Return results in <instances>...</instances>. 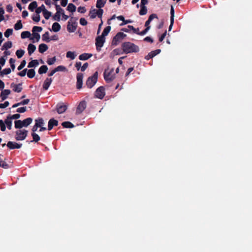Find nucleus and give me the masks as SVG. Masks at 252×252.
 Here are the masks:
<instances>
[{
    "mask_svg": "<svg viewBox=\"0 0 252 252\" xmlns=\"http://www.w3.org/2000/svg\"><path fill=\"white\" fill-rule=\"evenodd\" d=\"M126 35L123 32H119L117 33V34L113 37L112 40V44L114 45H117L118 42H119L121 39L124 38Z\"/></svg>",
    "mask_w": 252,
    "mask_h": 252,
    "instance_id": "obj_10",
    "label": "nucleus"
},
{
    "mask_svg": "<svg viewBox=\"0 0 252 252\" xmlns=\"http://www.w3.org/2000/svg\"><path fill=\"white\" fill-rule=\"evenodd\" d=\"M11 93V91L8 89L2 90L0 94V98L1 99V101H3L5 100L8 95H9Z\"/></svg>",
    "mask_w": 252,
    "mask_h": 252,
    "instance_id": "obj_17",
    "label": "nucleus"
},
{
    "mask_svg": "<svg viewBox=\"0 0 252 252\" xmlns=\"http://www.w3.org/2000/svg\"><path fill=\"white\" fill-rule=\"evenodd\" d=\"M48 49V46L44 43L40 44L38 47V51L40 53H43L46 51Z\"/></svg>",
    "mask_w": 252,
    "mask_h": 252,
    "instance_id": "obj_26",
    "label": "nucleus"
},
{
    "mask_svg": "<svg viewBox=\"0 0 252 252\" xmlns=\"http://www.w3.org/2000/svg\"><path fill=\"white\" fill-rule=\"evenodd\" d=\"M15 124V127L17 129H21L23 127H24V126L22 124L21 120H16L14 122Z\"/></svg>",
    "mask_w": 252,
    "mask_h": 252,
    "instance_id": "obj_36",
    "label": "nucleus"
},
{
    "mask_svg": "<svg viewBox=\"0 0 252 252\" xmlns=\"http://www.w3.org/2000/svg\"><path fill=\"white\" fill-rule=\"evenodd\" d=\"M31 34L29 31H24L21 33V38L24 39L26 38H29L31 36Z\"/></svg>",
    "mask_w": 252,
    "mask_h": 252,
    "instance_id": "obj_44",
    "label": "nucleus"
},
{
    "mask_svg": "<svg viewBox=\"0 0 252 252\" xmlns=\"http://www.w3.org/2000/svg\"><path fill=\"white\" fill-rule=\"evenodd\" d=\"M83 76V74L82 73H78L77 74L76 88L78 90L82 88Z\"/></svg>",
    "mask_w": 252,
    "mask_h": 252,
    "instance_id": "obj_12",
    "label": "nucleus"
},
{
    "mask_svg": "<svg viewBox=\"0 0 252 252\" xmlns=\"http://www.w3.org/2000/svg\"><path fill=\"white\" fill-rule=\"evenodd\" d=\"M95 96L99 99H102L105 95V89L104 87H98L95 92Z\"/></svg>",
    "mask_w": 252,
    "mask_h": 252,
    "instance_id": "obj_9",
    "label": "nucleus"
},
{
    "mask_svg": "<svg viewBox=\"0 0 252 252\" xmlns=\"http://www.w3.org/2000/svg\"><path fill=\"white\" fill-rule=\"evenodd\" d=\"M46 10L45 7L43 4H42L40 7H37L35 10L36 14H39L42 11L43 13V10Z\"/></svg>",
    "mask_w": 252,
    "mask_h": 252,
    "instance_id": "obj_46",
    "label": "nucleus"
},
{
    "mask_svg": "<svg viewBox=\"0 0 252 252\" xmlns=\"http://www.w3.org/2000/svg\"><path fill=\"white\" fill-rule=\"evenodd\" d=\"M58 121L54 118L51 119L49 122L48 124V130H51L53 127L55 126H57L58 125Z\"/></svg>",
    "mask_w": 252,
    "mask_h": 252,
    "instance_id": "obj_19",
    "label": "nucleus"
},
{
    "mask_svg": "<svg viewBox=\"0 0 252 252\" xmlns=\"http://www.w3.org/2000/svg\"><path fill=\"white\" fill-rule=\"evenodd\" d=\"M37 4L36 1H34L31 2L29 5V9L31 11H33L34 9L37 8Z\"/></svg>",
    "mask_w": 252,
    "mask_h": 252,
    "instance_id": "obj_35",
    "label": "nucleus"
},
{
    "mask_svg": "<svg viewBox=\"0 0 252 252\" xmlns=\"http://www.w3.org/2000/svg\"><path fill=\"white\" fill-rule=\"evenodd\" d=\"M154 18H157V19L158 18V16L156 14H152L151 15H150L149 16L148 19L146 21V22L145 23V26L146 27V28H147V27H150V28H151V27L149 26V25H150V23L151 22V21Z\"/></svg>",
    "mask_w": 252,
    "mask_h": 252,
    "instance_id": "obj_21",
    "label": "nucleus"
},
{
    "mask_svg": "<svg viewBox=\"0 0 252 252\" xmlns=\"http://www.w3.org/2000/svg\"><path fill=\"white\" fill-rule=\"evenodd\" d=\"M32 36H33V38L36 39L37 41H38L40 38V34L37 32H33Z\"/></svg>",
    "mask_w": 252,
    "mask_h": 252,
    "instance_id": "obj_57",
    "label": "nucleus"
},
{
    "mask_svg": "<svg viewBox=\"0 0 252 252\" xmlns=\"http://www.w3.org/2000/svg\"><path fill=\"white\" fill-rule=\"evenodd\" d=\"M122 48L126 54L137 53L139 51V47L130 42H125L122 44Z\"/></svg>",
    "mask_w": 252,
    "mask_h": 252,
    "instance_id": "obj_1",
    "label": "nucleus"
},
{
    "mask_svg": "<svg viewBox=\"0 0 252 252\" xmlns=\"http://www.w3.org/2000/svg\"><path fill=\"white\" fill-rule=\"evenodd\" d=\"M22 86V83L18 84H15L14 83L11 84V87L13 88V91L17 93H20L22 91L23 89Z\"/></svg>",
    "mask_w": 252,
    "mask_h": 252,
    "instance_id": "obj_18",
    "label": "nucleus"
},
{
    "mask_svg": "<svg viewBox=\"0 0 252 252\" xmlns=\"http://www.w3.org/2000/svg\"><path fill=\"white\" fill-rule=\"evenodd\" d=\"M42 30V28L41 27L34 26L32 28V32H40Z\"/></svg>",
    "mask_w": 252,
    "mask_h": 252,
    "instance_id": "obj_53",
    "label": "nucleus"
},
{
    "mask_svg": "<svg viewBox=\"0 0 252 252\" xmlns=\"http://www.w3.org/2000/svg\"><path fill=\"white\" fill-rule=\"evenodd\" d=\"M140 10L139 11V14L140 15H146L147 13V8L146 6H140Z\"/></svg>",
    "mask_w": 252,
    "mask_h": 252,
    "instance_id": "obj_41",
    "label": "nucleus"
},
{
    "mask_svg": "<svg viewBox=\"0 0 252 252\" xmlns=\"http://www.w3.org/2000/svg\"><path fill=\"white\" fill-rule=\"evenodd\" d=\"M27 76L29 78H32L35 75V72L34 69H30L27 70Z\"/></svg>",
    "mask_w": 252,
    "mask_h": 252,
    "instance_id": "obj_31",
    "label": "nucleus"
},
{
    "mask_svg": "<svg viewBox=\"0 0 252 252\" xmlns=\"http://www.w3.org/2000/svg\"><path fill=\"white\" fill-rule=\"evenodd\" d=\"M7 117L5 119L4 121L2 120H0V128L2 131H4L6 130V126L9 130L12 129V121L11 119Z\"/></svg>",
    "mask_w": 252,
    "mask_h": 252,
    "instance_id": "obj_3",
    "label": "nucleus"
},
{
    "mask_svg": "<svg viewBox=\"0 0 252 252\" xmlns=\"http://www.w3.org/2000/svg\"><path fill=\"white\" fill-rule=\"evenodd\" d=\"M36 46L32 44H29L28 47V51L29 55H31L35 50Z\"/></svg>",
    "mask_w": 252,
    "mask_h": 252,
    "instance_id": "obj_27",
    "label": "nucleus"
},
{
    "mask_svg": "<svg viewBox=\"0 0 252 252\" xmlns=\"http://www.w3.org/2000/svg\"><path fill=\"white\" fill-rule=\"evenodd\" d=\"M86 102L85 100L81 101L77 108L76 113L78 114H81L86 109Z\"/></svg>",
    "mask_w": 252,
    "mask_h": 252,
    "instance_id": "obj_13",
    "label": "nucleus"
},
{
    "mask_svg": "<svg viewBox=\"0 0 252 252\" xmlns=\"http://www.w3.org/2000/svg\"><path fill=\"white\" fill-rule=\"evenodd\" d=\"M32 137L33 140L31 142H37L40 139V136L35 132L32 133Z\"/></svg>",
    "mask_w": 252,
    "mask_h": 252,
    "instance_id": "obj_40",
    "label": "nucleus"
},
{
    "mask_svg": "<svg viewBox=\"0 0 252 252\" xmlns=\"http://www.w3.org/2000/svg\"><path fill=\"white\" fill-rule=\"evenodd\" d=\"M56 71H64L66 70V67L63 65H59L55 68Z\"/></svg>",
    "mask_w": 252,
    "mask_h": 252,
    "instance_id": "obj_52",
    "label": "nucleus"
},
{
    "mask_svg": "<svg viewBox=\"0 0 252 252\" xmlns=\"http://www.w3.org/2000/svg\"><path fill=\"white\" fill-rule=\"evenodd\" d=\"M52 79L51 78H47L44 82L43 85V88L45 90H47L52 83Z\"/></svg>",
    "mask_w": 252,
    "mask_h": 252,
    "instance_id": "obj_22",
    "label": "nucleus"
},
{
    "mask_svg": "<svg viewBox=\"0 0 252 252\" xmlns=\"http://www.w3.org/2000/svg\"><path fill=\"white\" fill-rule=\"evenodd\" d=\"M6 146L9 149L13 150V149H15L21 148L22 146V144H18L15 142L9 141L6 144Z\"/></svg>",
    "mask_w": 252,
    "mask_h": 252,
    "instance_id": "obj_14",
    "label": "nucleus"
},
{
    "mask_svg": "<svg viewBox=\"0 0 252 252\" xmlns=\"http://www.w3.org/2000/svg\"><path fill=\"white\" fill-rule=\"evenodd\" d=\"M76 7L73 3H69L67 7V10L71 12H73L76 11Z\"/></svg>",
    "mask_w": 252,
    "mask_h": 252,
    "instance_id": "obj_37",
    "label": "nucleus"
},
{
    "mask_svg": "<svg viewBox=\"0 0 252 252\" xmlns=\"http://www.w3.org/2000/svg\"><path fill=\"white\" fill-rule=\"evenodd\" d=\"M35 121V124L37 125L39 127L43 126V125L44 124V120L41 118H38V119H36Z\"/></svg>",
    "mask_w": 252,
    "mask_h": 252,
    "instance_id": "obj_38",
    "label": "nucleus"
},
{
    "mask_svg": "<svg viewBox=\"0 0 252 252\" xmlns=\"http://www.w3.org/2000/svg\"><path fill=\"white\" fill-rule=\"evenodd\" d=\"M92 56V54L83 53V54H81L79 56V59L80 60L85 61V60H87L89 59V58H90Z\"/></svg>",
    "mask_w": 252,
    "mask_h": 252,
    "instance_id": "obj_23",
    "label": "nucleus"
},
{
    "mask_svg": "<svg viewBox=\"0 0 252 252\" xmlns=\"http://www.w3.org/2000/svg\"><path fill=\"white\" fill-rule=\"evenodd\" d=\"M113 71V69H112L109 72H108L107 70H105L104 72V78L107 83L112 82L115 79L114 75L112 74Z\"/></svg>",
    "mask_w": 252,
    "mask_h": 252,
    "instance_id": "obj_8",
    "label": "nucleus"
},
{
    "mask_svg": "<svg viewBox=\"0 0 252 252\" xmlns=\"http://www.w3.org/2000/svg\"><path fill=\"white\" fill-rule=\"evenodd\" d=\"M7 117L9 118V119L12 120L19 119L20 117V115L18 113H17L12 115H8Z\"/></svg>",
    "mask_w": 252,
    "mask_h": 252,
    "instance_id": "obj_48",
    "label": "nucleus"
},
{
    "mask_svg": "<svg viewBox=\"0 0 252 252\" xmlns=\"http://www.w3.org/2000/svg\"><path fill=\"white\" fill-rule=\"evenodd\" d=\"M5 158H3V156L0 154V167L4 169H8L9 168V165L5 161Z\"/></svg>",
    "mask_w": 252,
    "mask_h": 252,
    "instance_id": "obj_20",
    "label": "nucleus"
},
{
    "mask_svg": "<svg viewBox=\"0 0 252 252\" xmlns=\"http://www.w3.org/2000/svg\"><path fill=\"white\" fill-rule=\"evenodd\" d=\"M25 54V51L22 49L17 50L16 52V55L17 58L20 59L22 58Z\"/></svg>",
    "mask_w": 252,
    "mask_h": 252,
    "instance_id": "obj_43",
    "label": "nucleus"
},
{
    "mask_svg": "<svg viewBox=\"0 0 252 252\" xmlns=\"http://www.w3.org/2000/svg\"><path fill=\"white\" fill-rule=\"evenodd\" d=\"M32 122V118H28L22 121V124L24 127H27L29 126Z\"/></svg>",
    "mask_w": 252,
    "mask_h": 252,
    "instance_id": "obj_28",
    "label": "nucleus"
},
{
    "mask_svg": "<svg viewBox=\"0 0 252 252\" xmlns=\"http://www.w3.org/2000/svg\"><path fill=\"white\" fill-rule=\"evenodd\" d=\"M97 78L98 72L96 71L92 76L88 78L85 84L86 86L90 89L93 88L96 84L97 81Z\"/></svg>",
    "mask_w": 252,
    "mask_h": 252,
    "instance_id": "obj_2",
    "label": "nucleus"
},
{
    "mask_svg": "<svg viewBox=\"0 0 252 252\" xmlns=\"http://www.w3.org/2000/svg\"><path fill=\"white\" fill-rule=\"evenodd\" d=\"M170 20H173L174 21V9L173 6H171V9H170Z\"/></svg>",
    "mask_w": 252,
    "mask_h": 252,
    "instance_id": "obj_59",
    "label": "nucleus"
},
{
    "mask_svg": "<svg viewBox=\"0 0 252 252\" xmlns=\"http://www.w3.org/2000/svg\"><path fill=\"white\" fill-rule=\"evenodd\" d=\"M13 33V29H8L6 30L5 32L4 33V35L6 37H8L10 35H11Z\"/></svg>",
    "mask_w": 252,
    "mask_h": 252,
    "instance_id": "obj_51",
    "label": "nucleus"
},
{
    "mask_svg": "<svg viewBox=\"0 0 252 252\" xmlns=\"http://www.w3.org/2000/svg\"><path fill=\"white\" fill-rule=\"evenodd\" d=\"M56 57H54L53 58L48 59V60L47 61V63L49 65H52L56 62Z\"/></svg>",
    "mask_w": 252,
    "mask_h": 252,
    "instance_id": "obj_49",
    "label": "nucleus"
},
{
    "mask_svg": "<svg viewBox=\"0 0 252 252\" xmlns=\"http://www.w3.org/2000/svg\"><path fill=\"white\" fill-rule=\"evenodd\" d=\"M77 27V23L74 21H68L67 25V30L69 32H73L75 31Z\"/></svg>",
    "mask_w": 252,
    "mask_h": 252,
    "instance_id": "obj_11",
    "label": "nucleus"
},
{
    "mask_svg": "<svg viewBox=\"0 0 252 252\" xmlns=\"http://www.w3.org/2000/svg\"><path fill=\"white\" fill-rule=\"evenodd\" d=\"M27 110L26 107H22L18 108L16 110V112L18 113H24Z\"/></svg>",
    "mask_w": 252,
    "mask_h": 252,
    "instance_id": "obj_58",
    "label": "nucleus"
},
{
    "mask_svg": "<svg viewBox=\"0 0 252 252\" xmlns=\"http://www.w3.org/2000/svg\"><path fill=\"white\" fill-rule=\"evenodd\" d=\"M80 24L82 26H86L87 25L88 22L84 18H81L80 19Z\"/></svg>",
    "mask_w": 252,
    "mask_h": 252,
    "instance_id": "obj_61",
    "label": "nucleus"
},
{
    "mask_svg": "<svg viewBox=\"0 0 252 252\" xmlns=\"http://www.w3.org/2000/svg\"><path fill=\"white\" fill-rule=\"evenodd\" d=\"M103 13V10L102 9H92L89 12V16L91 19H94L96 16L101 19Z\"/></svg>",
    "mask_w": 252,
    "mask_h": 252,
    "instance_id": "obj_5",
    "label": "nucleus"
},
{
    "mask_svg": "<svg viewBox=\"0 0 252 252\" xmlns=\"http://www.w3.org/2000/svg\"><path fill=\"white\" fill-rule=\"evenodd\" d=\"M26 64V61L25 60H23L20 65L18 67L17 69L18 70H21V69H22L25 66Z\"/></svg>",
    "mask_w": 252,
    "mask_h": 252,
    "instance_id": "obj_54",
    "label": "nucleus"
},
{
    "mask_svg": "<svg viewBox=\"0 0 252 252\" xmlns=\"http://www.w3.org/2000/svg\"><path fill=\"white\" fill-rule=\"evenodd\" d=\"M42 40L45 41L46 42H49L50 41L49 37V33L48 32H45L43 35L42 37Z\"/></svg>",
    "mask_w": 252,
    "mask_h": 252,
    "instance_id": "obj_34",
    "label": "nucleus"
},
{
    "mask_svg": "<svg viewBox=\"0 0 252 252\" xmlns=\"http://www.w3.org/2000/svg\"><path fill=\"white\" fill-rule=\"evenodd\" d=\"M61 29V25L57 22L53 23L52 27V30L54 32H59Z\"/></svg>",
    "mask_w": 252,
    "mask_h": 252,
    "instance_id": "obj_29",
    "label": "nucleus"
},
{
    "mask_svg": "<svg viewBox=\"0 0 252 252\" xmlns=\"http://www.w3.org/2000/svg\"><path fill=\"white\" fill-rule=\"evenodd\" d=\"M78 11L81 13H84L86 11V9L85 7L80 6L78 8Z\"/></svg>",
    "mask_w": 252,
    "mask_h": 252,
    "instance_id": "obj_63",
    "label": "nucleus"
},
{
    "mask_svg": "<svg viewBox=\"0 0 252 252\" xmlns=\"http://www.w3.org/2000/svg\"><path fill=\"white\" fill-rule=\"evenodd\" d=\"M160 52V49H157L154 51H152L151 52H150L147 56H145V59L146 60H149L150 59L156 56L157 55L159 54Z\"/></svg>",
    "mask_w": 252,
    "mask_h": 252,
    "instance_id": "obj_16",
    "label": "nucleus"
},
{
    "mask_svg": "<svg viewBox=\"0 0 252 252\" xmlns=\"http://www.w3.org/2000/svg\"><path fill=\"white\" fill-rule=\"evenodd\" d=\"M27 70L28 69L27 68H25L23 69L22 71L18 72L17 74L20 76L24 77L26 75Z\"/></svg>",
    "mask_w": 252,
    "mask_h": 252,
    "instance_id": "obj_56",
    "label": "nucleus"
},
{
    "mask_svg": "<svg viewBox=\"0 0 252 252\" xmlns=\"http://www.w3.org/2000/svg\"><path fill=\"white\" fill-rule=\"evenodd\" d=\"M48 70V67L46 65H42L38 69V73L40 74L45 73Z\"/></svg>",
    "mask_w": 252,
    "mask_h": 252,
    "instance_id": "obj_32",
    "label": "nucleus"
},
{
    "mask_svg": "<svg viewBox=\"0 0 252 252\" xmlns=\"http://www.w3.org/2000/svg\"><path fill=\"white\" fill-rule=\"evenodd\" d=\"M62 125L63 127L65 128H73L74 127V126L73 124L68 121L62 123Z\"/></svg>",
    "mask_w": 252,
    "mask_h": 252,
    "instance_id": "obj_33",
    "label": "nucleus"
},
{
    "mask_svg": "<svg viewBox=\"0 0 252 252\" xmlns=\"http://www.w3.org/2000/svg\"><path fill=\"white\" fill-rule=\"evenodd\" d=\"M12 46V43L10 41H7L5 42L2 45L1 50H7V49L11 48Z\"/></svg>",
    "mask_w": 252,
    "mask_h": 252,
    "instance_id": "obj_25",
    "label": "nucleus"
},
{
    "mask_svg": "<svg viewBox=\"0 0 252 252\" xmlns=\"http://www.w3.org/2000/svg\"><path fill=\"white\" fill-rule=\"evenodd\" d=\"M106 1L107 0H97L96 7L99 9H101L102 7L104 6Z\"/></svg>",
    "mask_w": 252,
    "mask_h": 252,
    "instance_id": "obj_24",
    "label": "nucleus"
},
{
    "mask_svg": "<svg viewBox=\"0 0 252 252\" xmlns=\"http://www.w3.org/2000/svg\"><path fill=\"white\" fill-rule=\"evenodd\" d=\"M111 29V28L110 26L106 27L104 29L103 32L102 33L101 35H102V36L105 37L106 36H107L108 34V33H109V32H110Z\"/></svg>",
    "mask_w": 252,
    "mask_h": 252,
    "instance_id": "obj_39",
    "label": "nucleus"
},
{
    "mask_svg": "<svg viewBox=\"0 0 252 252\" xmlns=\"http://www.w3.org/2000/svg\"><path fill=\"white\" fill-rule=\"evenodd\" d=\"M11 72V70L10 68H4L1 71V76H3L4 75H8L10 74Z\"/></svg>",
    "mask_w": 252,
    "mask_h": 252,
    "instance_id": "obj_50",
    "label": "nucleus"
},
{
    "mask_svg": "<svg viewBox=\"0 0 252 252\" xmlns=\"http://www.w3.org/2000/svg\"><path fill=\"white\" fill-rule=\"evenodd\" d=\"M29 102H30L29 99H24L22 101L20 102V104L21 105H26V104H28L29 103Z\"/></svg>",
    "mask_w": 252,
    "mask_h": 252,
    "instance_id": "obj_64",
    "label": "nucleus"
},
{
    "mask_svg": "<svg viewBox=\"0 0 252 252\" xmlns=\"http://www.w3.org/2000/svg\"><path fill=\"white\" fill-rule=\"evenodd\" d=\"M67 109V106L63 103H59L56 106V110L58 114L64 113Z\"/></svg>",
    "mask_w": 252,
    "mask_h": 252,
    "instance_id": "obj_15",
    "label": "nucleus"
},
{
    "mask_svg": "<svg viewBox=\"0 0 252 252\" xmlns=\"http://www.w3.org/2000/svg\"><path fill=\"white\" fill-rule=\"evenodd\" d=\"M56 9L57 10L55 14L53 16V19L55 21H60L61 20V15L63 10L60 7V6L57 4L56 3H55Z\"/></svg>",
    "mask_w": 252,
    "mask_h": 252,
    "instance_id": "obj_7",
    "label": "nucleus"
},
{
    "mask_svg": "<svg viewBox=\"0 0 252 252\" xmlns=\"http://www.w3.org/2000/svg\"><path fill=\"white\" fill-rule=\"evenodd\" d=\"M23 28V25L21 22V20H18L14 25V29L15 30H19Z\"/></svg>",
    "mask_w": 252,
    "mask_h": 252,
    "instance_id": "obj_42",
    "label": "nucleus"
},
{
    "mask_svg": "<svg viewBox=\"0 0 252 252\" xmlns=\"http://www.w3.org/2000/svg\"><path fill=\"white\" fill-rule=\"evenodd\" d=\"M33 21L36 22H38L40 21V17L39 14H36L35 16H33L32 17Z\"/></svg>",
    "mask_w": 252,
    "mask_h": 252,
    "instance_id": "obj_55",
    "label": "nucleus"
},
{
    "mask_svg": "<svg viewBox=\"0 0 252 252\" xmlns=\"http://www.w3.org/2000/svg\"><path fill=\"white\" fill-rule=\"evenodd\" d=\"M9 105V103L8 101H5L3 103L0 104V109L1 108H5L8 106Z\"/></svg>",
    "mask_w": 252,
    "mask_h": 252,
    "instance_id": "obj_62",
    "label": "nucleus"
},
{
    "mask_svg": "<svg viewBox=\"0 0 252 252\" xmlns=\"http://www.w3.org/2000/svg\"><path fill=\"white\" fill-rule=\"evenodd\" d=\"M39 64V63L37 60H33L31 61L28 65V68L34 67L37 66Z\"/></svg>",
    "mask_w": 252,
    "mask_h": 252,
    "instance_id": "obj_30",
    "label": "nucleus"
},
{
    "mask_svg": "<svg viewBox=\"0 0 252 252\" xmlns=\"http://www.w3.org/2000/svg\"><path fill=\"white\" fill-rule=\"evenodd\" d=\"M76 55L74 52L71 51H68L66 53V57L70 58L71 60H74L75 58Z\"/></svg>",
    "mask_w": 252,
    "mask_h": 252,
    "instance_id": "obj_45",
    "label": "nucleus"
},
{
    "mask_svg": "<svg viewBox=\"0 0 252 252\" xmlns=\"http://www.w3.org/2000/svg\"><path fill=\"white\" fill-rule=\"evenodd\" d=\"M28 130L26 129H19L15 131V138L17 141H22L26 139L28 135Z\"/></svg>",
    "mask_w": 252,
    "mask_h": 252,
    "instance_id": "obj_4",
    "label": "nucleus"
},
{
    "mask_svg": "<svg viewBox=\"0 0 252 252\" xmlns=\"http://www.w3.org/2000/svg\"><path fill=\"white\" fill-rule=\"evenodd\" d=\"M105 41V38L104 36H102V35H99L96 37L95 46L97 51H100L101 50V48L103 47Z\"/></svg>",
    "mask_w": 252,
    "mask_h": 252,
    "instance_id": "obj_6",
    "label": "nucleus"
},
{
    "mask_svg": "<svg viewBox=\"0 0 252 252\" xmlns=\"http://www.w3.org/2000/svg\"><path fill=\"white\" fill-rule=\"evenodd\" d=\"M43 14L44 18L47 20L49 19L50 17L51 16L52 13L46 9L43 10Z\"/></svg>",
    "mask_w": 252,
    "mask_h": 252,
    "instance_id": "obj_47",
    "label": "nucleus"
},
{
    "mask_svg": "<svg viewBox=\"0 0 252 252\" xmlns=\"http://www.w3.org/2000/svg\"><path fill=\"white\" fill-rule=\"evenodd\" d=\"M149 30H150V27L146 28L144 30L142 31L141 32H139V33H138V35H144L148 32V31Z\"/></svg>",
    "mask_w": 252,
    "mask_h": 252,
    "instance_id": "obj_60",
    "label": "nucleus"
}]
</instances>
